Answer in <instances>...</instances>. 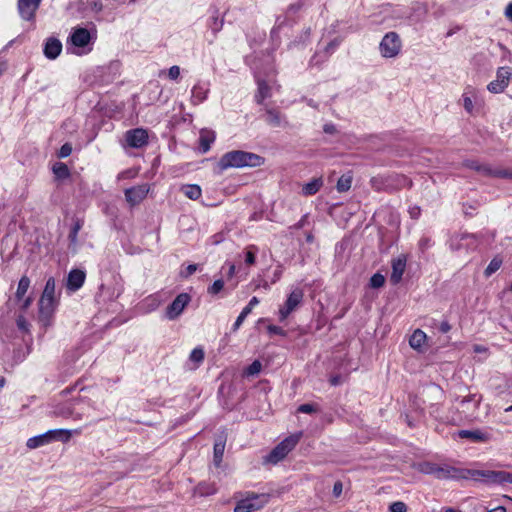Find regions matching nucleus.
Segmentation results:
<instances>
[{"mask_svg":"<svg viewBox=\"0 0 512 512\" xmlns=\"http://www.w3.org/2000/svg\"><path fill=\"white\" fill-rule=\"evenodd\" d=\"M254 77L257 83V92L255 100L258 104H262L265 99L273 95V91L278 89L276 83V72L272 65H268L265 69L254 68Z\"/></svg>","mask_w":512,"mask_h":512,"instance_id":"1","label":"nucleus"},{"mask_svg":"<svg viewBox=\"0 0 512 512\" xmlns=\"http://www.w3.org/2000/svg\"><path fill=\"white\" fill-rule=\"evenodd\" d=\"M420 473L432 475L436 479H467V469H459L447 464H437L429 461L420 462L416 466Z\"/></svg>","mask_w":512,"mask_h":512,"instance_id":"2","label":"nucleus"},{"mask_svg":"<svg viewBox=\"0 0 512 512\" xmlns=\"http://www.w3.org/2000/svg\"><path fill=\"white\" fill-rule=\"evenodd\" d=\"M265 158L252 153L241 150L230 151L226 153V167H260L264 164Z\"/></svg>","mask_w":512,"mask_h":512,"instance_id":"3","label":"nucleus"},{"mask_svg":"<svg viewBox=\"0 0 512 512\" xmlns=\"http://www.w3.org/2000/svg\"><path fill=\"white\" fill-rule=\"evenodd\" d=\"M467 479L481 481L487 484L512 483V473L506 471H495L489 469H467Z\"/></svg>","mask_w":512,"mask_h":512,"instance_id":"4","label":"nucleus"},{"mask_svg":"<svg viewBox=\"0 0 512 512\" xmlns=\"http://www.w3.org/2000/svg\"><path fill=\"white\" fill-rule=\"evenodd\" d=\"M71 438V432L65 429L49 430L41 435L31 437L27 440L26 446L29 449H36L53 441L67 442Z\"/></svg>","mask_w":512,"mask_h":512,"instance_id":"5","label":"nucleus"},{"mask_svg":"<svg viewBox=\"0 0 512 512\" xmlns=\"http://www.w3.org/2000/svg\"><path fill=\"white\" fill-rule=\"evenodd\" d=\"M464 165L467 168L473 169L484 176L512 180V169L493 168L490 165L481 164L476 160H468L464 163Z\"/></svg>","mask_w":512,"mask_h":512,"instance_id":"6","label":"nucleus"},{"mask_svg":"<svg viewBox=\"0 0 512 512\" xmlns=\"http://www.w3.org/2000/svg\"><path fill=\"white\" fill-rule=\"evenodd\" d=\"M267 502L266 494L251 493L237 502L234 512H253L264 507Z\"/></svg>","mask_w":512,"mask_h":512,"instance_id":"7","label":"nucleus"},{"mask_svg":"<svg viewBox=\"0 0 512 512\" xmlns=\"http://www.w3.org/2000/svg\"><path fill=\"white\" fill-rule=\"evenodd\" d=\"M297 442V436H290L284 439L265 457L264 462L277 464L286 457V455L296 446Z\"/></svg>","mask_w":512,"mask_h":512,"instance_id":"8","label":"nucleus"},{"mask_svg":"<svg viewBox=\"0 0 512 512\" xmlns=\"http://www.w3.org/2000/svg\"><path fill=\"white\" fill-rule=\"evenodd\" d=\"M401 40L397 33L389 32L381 40L379 50L383 57L393 58L397 56L401 50Z\"/></svg>","mask_w":512,"mask_h":512,"instance_id":"9","label":"nucleus"},{"mask_svg":"<svg viewBox=\"0 0 512 512\" xmlns=\"http://www.w3.org/2000/svg\"><path fill=\"white\" fill-rule=\"evenodd\" d=\"M303 297V290L299 287L294 288L279 309V320L284 321L302 303Z\"/></svg>","mask_w":512,"mask_h":512,"instance_id":"10","label":"nucleus"},{"mask_svg":"<svg viewBox=\"0 0 512 512\" xmlns=\"http://www.w3.org/2000/svg\"><path fill=\"white\" fill-rule=\"evenodd\" d=\"M512 78V71L508 67H500L496 73V79L491 81L487 89L491 93H501L509 85V81Z\"/></svg>","mask_w":512,"mask_h":512,"instance_id":"11","label":"nucleus"},{"mask_svg":"<svg viewBox=\"0 0 512 512\" xmlns=\"http://www.w3.org/2000/svg\"><path fill=\"white\" fill-rule=\"evenodd\" d=\"M189 301L190 296L187 293L179 294L166 308L165 317L169 320L176 319L183 312Z\"/></svg>","mask_w":512,"mask_h":512,"instance_id":"12","label":"nucleus"},{"mask_svg":"<svg viewBox=\"0 0 512 512\" xmlns=\"http://www.w3.org/2000/svg\"><path fill=\"white\" fill-rule=\"evenodd\" d=\"M125 141L129 147L142 148L148 143L147 130L143 128H135L125 133Z\"/></svg>","mask_w":512,"mask_h":512,"instance_id":"13","label":"nucleus"},{"mask_svg":"<svg viewBox=\"0 0 512 512\" xmlns=\"http://www.w3.org/2000/svg\"><path fill=\"white\" fill-rule=\"evenodd\" d=\"M42 0H18L17 9L20 17L25 21H32L35 18Z\"/></svg>","mask_w":512,"mask_h":512,"instance_id":"14","label":"nucleus"},{"mask_svg":"<svg viewBox=\"0 0 512 512\" xmlns=\"http://www.w3.org/2000/svg\"><path fill=\"white\" fill-rule=\"evenodd\" d=\"M149 192V187L147 184L137 185L125 190V199L126 201L135 206L139 204L144 198L147 196Z\"/></svg>","mask_w":512,"mask_h":512,"instance_id":"15","label":"nucleus"},{"mask_svg":"<svg viewBox=\"0 0 512 512\" xmlns=\"http://www.w3.org/2000/svg\"><path fill=\"white\" fill-rule=\"evenodd\" d=\"M69 39L74 47L85 48L91 42V34L86 28L75 27L73 28Z\"/></svg>","mask_w":512,"mask_h":512,"instance_id":"16","label":"nucleus"},{"mask_svg":"<svg viewBox=\"0 0 512 512\" xmlns=\"http://www.w3.org/2000/svg\"><path fill=\"white\" fill-rule=\"evenodd\" d=\"M57 305L56 299L41 297L39 300V319L48 324Z\"/></svg>","mask_w":512,"mask_h":512,"instance_id":"17","label":"nucleus"},{"mask_svg":"<svg viewBox=\"0 0 512 512\" xmlns=\"http://www.w3.org/2000/svg\"><path fill=\"white\" fill-rule=\"evenodd\" d=\"M476 245V237L473 234L463 233L461 235L454 236L451 238L450 247L453 250H459L462 248L470 249Z\"/></svg>","mask_w":512,"mask_h":512,"instance_id":"18","label":"nucleus"},{"mask_svg":"<svg viewBox=\"0 0 512 512\" xmlns=\"http://www.w3.org/2000/svg\"><path fill=\"white\" fill-rule=\"evenodd\" d=\"M406 262L407 258L405 255H400L392 260V273L390 276V281L393 284H398L401 281L405 272Z\"/></svg>","mask_w":512,"mask_h":512,"instance_id":"19","label":"nucleus"},{"mask_svg":"<svg viewBox=\"0 0 512 512\" xmlns=\"http://www.w3.org/2000/svg\"><path fill=\"white\" fill-rule=\"evenodd\" d=\"M86 274L80 269H73L67 277L66 287L68 290L75 292L79 290L85 282Z\"/></svg>","mask_w":512,"mask_h":512,"instance_id":"20","label":"nucleus"},{"mask_svg":"<svg viewBox=\"0 0 512 512\" xmlns=\"http://www.w3.org/2000/svg\"><path fill=\"white\" fill-rule=\"evenodd\" d=\"M62 51V43L56 38H48L44 45V55L50 60L56 59Z\"/></svg>","mask_w":512,"mask_h":512,"instance_id":"21","label":"nucleus"},{"mask_svg":"<svg viewBox=\"0 0 512 512\" xmlns=\"http://www.w3.org/2000/svg\"><path fill=\"white\" fill-rule=\"evenodd\" d=\"M78 8L86 13H99L103 9V3L101 0H80Z\"/></svg>","mask_w":512,"mask_h":512,"instance_id":"22","label":"nucleus"},{"mask_svg":"<svg viewBox=\"0 0 512 512\" xmlns=\"http://www.w3.org/2000/svg\"><path fill=\"white\" fill-rule=\"evenodd\" d=\"M224 25V14L216 10L209 18L208 27L213 35L220 32Z\"/></svg>","mask_w":512,"mask_h":512,"instance_id":"23","label":"nucleus"},{"mask_svg":"<svg viewBox=\"0 0 512 512\" xmlns=\"http://www.w3.org/2000/svg\"><path fill=\"white\" fill-rule=\"evenodd\" d=\"M323 185L322 178H314L302 187V194L304 196H312L316 194Z\"/></svg>","mask_w":512,"mask_h":512,"instance_id":"24","label":"nucleus"},{"mask_svg":"<svg viewBox=\"0 0 512 512\" xmlns=\"http://www.w3.org/2000/svg\"><path fill=\"white\" fill-rule=\"evenodd\" d=\"M426 338V334L422 330L417 329L411 335L409 344L413 349H420L422 345L425 343Z\"/></svg>","mask_w":512,"mask_h":512,"instance_id":"25","label":"nucleus"},{"mask_svg":"<svg viewBox=\"0 0 512 512\" xmlns=\"http://www.w3.org/2000/svg\"><path fill=\"white\" fill-rule=\"evenodd\" d=\"M181 191L191 200H197L201 196V188L196 184L183 185Z\"/></svg>","mask_w":512,"mask_h":512,"instance_id":"26","label":"nucleus"},{"mask_svg":"<svg viewBox=\"0 0 512 512\" xmlns=\"http://www.w3.org/2000/svg\"><path fill=\"white\" fill-rule=\"evenodd\" d=\"M459 437L470 439L473 442H481L486 439L480 430H461L458 432Z\"/></svg>","mask_w":512,"mask_h":512,"instance_id":"27","label":"nucleus"},{"mask_svg":"<svg viewBox=\"0 0 512 512\" xmlns=\"http://www.w3.org/2000/svg\"><path fill=\"white\" fill-rule=\"evenodd\" d=\"M473 95L474 91L471 87L466 88L462 95L463 107L469 114H473L474 112V105L472 100Z\"/></svg>","mask_w":512,"mask_h":512,"instance_id":"28","label":"nucleus"},{"mask_svg":"<svg viewBox=\"0 0 512 512\" xmlns=\"http://www.w3.org/2000/svg\"><path fill=\"white\" fill-rule=\"evenodd\" d=\"M265 121L272 126H280L281 118L279 112L274 109H267L265 113Z\"/></svg>","mask_w":512,"mask_h":512,"instance_id":"29","label":"nucleus"},{"mask_svg":"<svg viewBox=\"0 0 512 512\" xmlns=\"http://www.w3.org/2000/svg\"><path fill=\"white\" fill-rule=\"evenodd\" d=\"M352 175L344 174L337 181V190L339 192H346L351 188Z\"/></svg>","mask_w":512,"mask_h":512,"instance_id":"30","label":"nucleus"},{"mask_svg":"<svg viewBox=\"0 0 512 512\" xmlns=\"http://www.w3.org/2000/svg\"><path fill=\"white\" fill-rule=\"evenodd\" d=\"M29 286H30V279L27 276H22L21 279L19 280L17 291H16V298L18 300H20L24 297Z\"/></svg>","mask_w":512,"mask_h":512,"instance_id":"31","label":"nucleus"},{"mask_svg":"<svg viewBox=\"0 0 512 512\" xmlns=\"http://www.w3.org/2000/svg\"><path fill=\"white\" fill-rule=\"evenodd\" d=\"M53 173L60 179H65L70 175L68 166L62 162H57L53 165Z\"/></svg>","mask_w":512,"mask_h":512,"instance_id":"32","label":"nucleus"},{"mask_svg":"<svg viewBox=\"0 0 512 512\" xmlns=\"http://www.w3.org/2000/svg\"><path fill=\"white\" fill-rule=\"evenodd\" d=\"M213 140H214L213 135H210V133H208V132H202L200 135V138H199L200 150L203 153L207 152L210 149L211 143L213 142Z\"/></svg>","mask_w":512,"mask_h":512,"instance_id":"33","label":"nucleus"},{"mask_svg":"<svg viewBox=\"0 0 512 512\" xmlns=\"http://www.w3.org/2000/svg\"><path fill=\"white\" fill-rule=\"evenodd\" d=\"M189 360L195 363L194 369H196L204 360V350L201 347L194 348L190 353Z\"/></svg>","mask_w":512,"mask_h":512,"instance_id":"34","label":"nucleus"},{"mask_svg":"<svg viewBox=\"0 0 512 512\" xmlns=\"http://www.w3.org/2000/svg\"><path fill=\"white\" fill-rule=\"evenodd\" d=\"M41 297L56 299L55 298V279L53 277L48 278V280L46 281V284H45V287H44Z\"/></svg>","mask_w":512,"mask_h":512,"instance_id":"35","label":"nucleus"},{"mask_svg":"<svg viewBox=\"0 0 512 512\" xmlns=\"http://www.w3.org/2000/svg\"><path fill=\"white\" fill-rule=\"evenodd\" d=\"M206 90L199 85H195L192 88V101L194 104L202 102L206 98Z\"/></svg>","mask_w":512,"mask_h":512,"instance_id":"36","label":"nucleus"},{"mask_svg":"<svg viewBox=\"0 0 512 512\" xmlns=\"http://www.w3.org/2000/svg\"><path fill=\"white\" fill-rule=\"evenodd\" d=\"M224 454V444L216 442L214 444V464L219 467L222 462V456Z\"/></svg>","mask_w":512,"mask_h":512,"instance_id":"37","label":"nucleus"},{"mask_svg":"<svg viewBox=\"0 0 512 512\" xmlns=\"http://www.w3.org/2000/svg\"><path fill=\"white\" fill-rule=\"evenodd\" d=\"M83 223L80 220H76L71 227L68 238L71 243L75 244L77 242L78 233L82 228Z\"/></svg>","mask_w":512,"mask_h":512,"instance_id":"38","label":"nucleus"},{"mask_svg":"<svg viewBox=\"0 0 512 512\" xmlns=\"http://www.w3.org/2000/svg\"><path fill=\"white\" fill-rule=\"evenodd\" d=\"M502 261L501 259L494 258L491 260L487 268L485 269V275L487 277L491 276L501 267Z\"/></svg>","mask_w":512,"mask_h":512,"instance_id":"39","label":"nucleus"},{"mask_svg":"<svg viewBox=\"0 0 512 512\" xmlns=\"http://www.w3.org/2000/svg\"><path fill=\"white\" fill-rule=\"evenodd\" d=\"M261 368H262L261 362L258 360H255L246 368L245 374L247 376L257 375L258 373H260Z\"/></svg>","mask_w":512,"mask_h":512,"instance_id":"40","label":"nucleus"},{"mask_svg":"<svg viewBox=\"0 0 512 512\" xmlns=\"http://www.w3.org/2000/svg\"><path fill=\"white\" fill-rule=\"evenodd\" d=\"M248 274V269L245 268V267H242L241 265L240 266H236V265H231L230 268H229V276L232 277L234 275H239L238 277L241 278V277H246Z\"/></svg>","mask_w":512,"mask_h":512,"instance_id":"41","label":"nucleus"},{"mask_svg":"<svg viewBox=\"0 0 512 512\" xmlns=\"http://www.w3.org/2000/svg\"><path fill=\"white\" fill-rule=\"evenodd\" d=\"M384 283H385V277L380 273H375L370 278V286L372 288H380L384 285Z\"/></svg>","mask_w":512,"mask_h":512,"instance_id":"42","label":"nucleus"},{"mask_svg":"<svg viewBox=\"0 0 512 512\" xmlns=\"http://www.w3.org/2000/svg\"><path fill=\"white\" fill-rule=\"evenodd\" d=\"M223 288L224 281L222 279H218L210 287H208V293L214 295L219 293Z\"/></svg>","mask_w":512,"mask_h":512,"instance_id":"43","label":"nucleus"},{"mask_svg":"<svg viewBox=\"0 0 512 512\" xmlns=\"http://www.w3.org/2000/svg\"><path fill=\"white\" fill-rule=\"evenodd\" d=\"M16 324L19 330L29 332L30 324L23 315H19L16 319Z\"/></svg>","mask_w":512,"mask_h":512,"instance_id":"44","label":"nucleus"},{"mask_svg":"<svg viewBox=\"0 0 512 512\" xmlns=\"http://www.w3.org/2000/svg\"><path fill=\"white\" fill-rule=\"evenodd\" d=\"M71 153H72L71 144L65 143L61 146L57 155L59 158H66V157L70 156Z\"/></svg>","mask_w":512,"mask_h":512,"instance_id":"45","label":"nucleus"},{"mask_svg":"<svg viewBox=\"0 0 512 512\" xmlns=\"http://www.w3.org/2000/svg\"><path fill=\"white\" fill-rule=\"evenodd\" d=\"M390 512H406L407 506L404 502H393L389 507Z\"/></svg>","mask_w":512,"mask_h":512,"instance_id":"46","label":"nucleus"},{"mask_svg":"<svg viewBox=\"0 0 512 512\" xmlns=\"http://www.w3.org/2000/svg\"><path fill=\"white\" fill-rule=\"evenodd\" d=\"M197 268L198 266L196 264H189L187 267L181 270L180 276L183 278H188L196 272Z\"/></svg>","mask_w":512,"mask_h":512,"instance_id":"47","label":"nucleus"},{"mask_svg":"<svg viewBox=\"0 0 512 512\" xmlns=\"http://www.w3.org/2000/svg\"><path fill=\"white\" fill-rule=\"evenodd\" d=\"M255 259H256V256H255V251L253 250V248L248 249L245 252V259H244L245 265L246 266L253 265L255 263Z\"/></svg>","mask_w":512,"mask_h":512,"instance_id":"48","label":"nucleus"},{"mask_svg":"<svg viewBox=\"0 0 512 512\" xmlns=\"http://www.w3.org/2000/svg\"><path fill=\"white\" fill-rule=\"evenodd\" d=\"M316 411V408L313 404L305 403L298 407V412L305 413V414H311Z\"/></svg>","mask_w":512,"mask_h":512,"instance_id":"49","label":"nucleus"},{"mask_svg":"<svg viewBox=\"0 0 512 512\" xmlns=\"http://www.w3.org/2000/svg\"><path fill=\"white\" fill-rule=\"evenodd\" d=\"M180 76V67L177 65L171 66L168 70V77L171 80H177Z\"/></svg>","mask_w":512,"mask_h":512,"instance_id":"50","label":"nucleus"},{"mask_svg":"<svg viewBox=\"0 0 512 512\" xmlns=\"http://www.w3.org/2000/svg\"><path fill=\"white\" fill-rule=\"evenodd\" d=\"M471 401H474L475 402V407H478V405L480 404L481 402V396H479L477 399H476V395L473 394V395H468L466 397H464L462 400H461V404H465L467 402H471Z\"/></svg>","mask_w":512,"mask_h":512,"instance_id":"51","label":"nucleus"},{"mask_svg":"<svg viewBox=\"0 0 512 512\" xmlns=\"http://www.w3.org/2000/svg\"><path fill=\"white\" fill-rule=\"evenodd\" d=\"M267 330L270 334L282 335V336L285 335V331L279 326L269 325L267 327Z\"/></svg>","mask_w":512,"mask_h":512,"instance_id":"52","label":"nucleus"},{"mask_svg":"<svg viewBox=\"0 0 512 512\" xmlns=\"http://www.w3.org/2000/svg\"><path fill=\"white\" fill-rule=\"evenodd\" d=\"M57 415L63 416V417H70L72 415V410L68 406H64L60 408L57 412Z\"/></svg>","mask_w":512,"mask_h":512,"instance_id":"53","label":"nucleus"},{"mask_svg":"<svg viewBox=\"0 0 512 512\" xmlns=\"http://www.w3.org/2000/svg\"><path fill=\"white\" fill-rule=\"evenodd\" d=\"M409 214H410L411 218L418 219L421 214L420 207H418V206L410 207Z\"/></svg>","mask_w":512,"mask_h":512,"instance_id":"54","label":"nucleus"},{"mask_svg":"<svg viewBox=\"0 0 512 512\" xmlns=\"http://www.w3.org/2000/svg\"><path fill=\"white\" fill-rule=\"evenodd\" d=\"M343 485L340 481H337L333 486V494L335 497H339L342 493Z\"/></svg>","mask_w":512,"mask_h":512,"instance_id":"55","label":"nucleus"},{"mask_svg":"<svg viewBox=\"0 0 512 512\" xmlns=\"http://www.w3.org/2000/svg\"><path fill=\"white\" fill-rule=\"evenodd\" d=\"M419 246L422 250H425L431 246V240L427 237H423L419 241Z\"/></svg>","mask_w":512,"mask_h":512,"instance_id":"56","label":"nucleus"},{"mask_svg":"<svg viewBox=\"0 0 512 512\" xmlns=\"http://www.w3.org/2000/svg\"><path fill=\"white\" fill-rule=\"evenodd\" d=\"M451 330V325L447 321H442L439 325V331L441 333H448Z\"/></svg>","mask_w":512,"mask_h":512,"instance_id":"57","label":"nucleus"},{"mask_svg":"<svg viewBox=\"0 0 512 512\" xmlns=\"http://www.w3.org/2000/svg\"><path fill=\"white\" fill-rule=\"evenodd\" d=\"M323 130H324V132H325V133H327V134H333V133H335V131H336V127H335V125H334V124H332V123H327V124H325V125L323 126Z\"/></svg>","mask_w":512,"mask_h":512,"instance_id":"58","label":"nucleus"},{"mask_svg":"<svg viewBox=\"0 0 512 512\" xmlns=\"http://www.w3.org/2000/svg\"><path fill=\"white\" fill-rule=\"evenodd\" d=\"M146 303H148L150 310H154L158 307L159 303L157 300L153 297H149L145 300Z\"/></svg>","mask_w":512,"mask_h":512,"instance_id":"59","label":"nucleus"},{"mask_svg":"<svg viewBox=\"0 0 512 512\" xmlns=\"http://www.w3.org/2000/svg\"><path fill=\"white\" fill-rule=\"evenodd\" d=\"M330 383L332 386H338L342 383V377L340 375H334L330 378Z\"/></svg>","mask_w":512,"mask_h":512,"instance_id":"60","label":"nucleus"},{"mask_svg":"<svg viewBox=\"0 0 512 512\" xmlns=\"http://www.w3.org/2000/svg\"><path fill=\"white\" fill-rule=\"evenodd\" d=\"M338 45H339V41H338L337 39H335V40L331 41V42L327 45V47H326V51H327V52H333V51L337 48V46H338Z\"/></svg>","mask_w":512,"mask_h":512,"instance_id":"61","label":"nucleus"},{"mask_svg":"<svg viewBox=\"0 0 512 512\" xmlns=\"http://www.w3.org/2000/svg\"><path fill=\"white\" fill-rule=\"evenodd\" d=\"M244 320H245V317L240 314L234 323L233 330H237L241 326V324L243 323Z\"/></svg>","mask_w":512,"mask_h":512,"instance_id":"62","label":"nucleus"},{"mask_svg":"<svg viewBox=\"0 0 512 512\" xmlns=\"http://www.w3.org/2000/svg\"><path fill=\"white\" fill-rule=\"evenodd\" d=\"M505 15L512 21V3H509L505 9Z\"/></svg>","mask_w":512,"mask_h":512,"instance_id":"63","label":"nucleus"},{"mask_svg":"<svg viewBox=\"0 0 512 512\" xmlns=\"http://www.w3.org/2000/svg\"><path fill=\"white\" fill-rule=\"evenodd\" d=\"M473 350L476 353H486L487 352V348L482 345H474Z\"/></svg>","mask_w":512,"mask_h":512,"instance_id":"64","label":"nucleus"}]
</instances>
